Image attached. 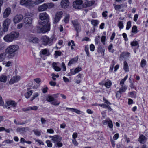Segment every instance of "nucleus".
Masks as SVG:
<instances>
[{"mask_svg":"<svg viewBox=\"0 0 148 148\" xmlns=\"http://www.w3.org/2000/svg\"><path fill=\"white\" fill-rule=\"evenodd\" d=\"M39 17L41 21L39 22L36 27L37 32L44 33L49 31L50 29V24L49 22L48 15L44 12L40 13Z\"/></svg>","mask_w":148,"mask_h":148,"instance_id":"nucleus-1","label":"nucleus"},{"mask_svg":"<svg viewBox=\"0 0 148 148\" xmlns=\"http://www.w3.org/2000/svg\"><path fill=\"white\" fill-rule=\"evenodd\" d=\"M19 36L18 32L12 31L6 35L3 38L4 40L6 42H10L17 39Z\"/></svg>","mask_w":148,"mask_h":148,"instance_id":"nucleus-2","label":"nucleus"},{"mask_svg":"<svg viewBox=\"0 0 148 148\" xmlns=\"http://www.w3.org/2000/svg\"><path fill=\"white\" fill-rule=\"evenodd\" d=\"M19 49V47L17 45H14L9 46L6 49L7 53H14Z\"/></svg>","mask_w":148,"mask_h":148,"instance_id":"nucleus-3","label":"nucleus"},{"mask_svg":"<svg viewBox=\"0 0 148 148\" xmlns=\"http://www.w3.org/2000/svg\"><path fill=\"white\" fill-rule=\"evenodd\" d=\"M20 4L30 8L34 7L33 1L32 0H20Z\"/></svg>","mask_w":148,"mask_h":148,"instance_id":"nucleus-4","label":"nucleus"},{"mask_svg":"<svg viewBox=\"0 0 148 148\" xmlns=\"http://www.w3.org/2000/svg\"><path fill=\"white\" fill-rule=\"evenodd\" d=\"M24 25L26 28L32 29L33 28L32 19L30 17H27L24 20Z\"/></svg>","mask_w":148,"mask_h":148,"instance_id":"nucleus-5","label":"nucleus"},{"mask_svg":"<svg viewBox=\"0 0 148 148\" xmlns=\"http://www.w3.org/2000/svg\"><path fill=\"white\" fill-rule=\"evenodd\" d=\"M54 37L53 36L49 38L46 36H43L42 38L43 44L45 45H47L51 43L53 40L54 39Z\"/></svg>","mask_w":148,"mask_h":148,"instance_id":"nucleus-6","label":"nucleus"},{"mask_svg":"<svg viewBox=\"0 0 148 148\" xmlns=\"http://www.w3.org/2000/svg\"><path fill=\"white\" fill-rule=\"evenodd\" d=\"M6 103L5 107L7 108L8 109L10 108L11 110H13L17 105V103L14 101L12 100L7 101Z\"/></svg>","mask_w":148,"mask_h":148,"instance_id":"nucleus-7","label":"nucleus"},{"mask_svg":"<svg viewBox=\"0 0 148 148\" xmlns=\"http://www.w3.org/2000/svg\"><path fill=\"white\" fill-rule=\"evenodd\" d=\"M82 3L83 1L82 0H76L73 2V6L75 9H80L83 8Z\"/></svg>","mask_w":148,"mask_h":148,"instance_id":"nucleus-8","label":"nucleus"},{"mask_svg":"<svg viewBox=\"0 0 148 148\" xmlns=\"http://www.w3.org/2000/svg\"><path fill=\"white\" fill-rule=\"evenodd\" d=\"M11 21L8 18L6 19L4 21L3 24V30L4 32H5L8 30V27Z\"/></svg>","mask_w":148,"mask_h":148,"instance_id":"nucleus-9","label":"nucleus"},{"mask_svg":"<svg viewBox=\"0 0 148 148\" xmlns=\"http://www.w3.org/2000/svg\"><path fill=\"white\" fill-rule=\"evenodd\" d=\"M63 14L62 11H58L57 12L54 18V23H56L59 21L62 17Z\"/></svg>","mask_w":148,"mask_h":148,"instance_id":"nucleus-10","label":"nucleus"},{"mask_svg":"<svg viewBox=\"0 0 148 148\" xmlns=\"http://www.w3.org/2000/svg\"><path fill=\"white\" fill-rule=\"evenodd\" d=\"M23 18V16L21 15H16L13 19V21L15 23H17L20 22Z\"/></svg>","mask_w":148,"mask_h":148,"instance_id":"nucleus-11","label":"nucleus"},{"mask_svg":"<svg viewBox=\"0 0 148 148\" xmlns=\"http://www.w3.org/2000/svg\"><path fill=\"white\" fill-rule=\"evenodd\" d=\"M50 137L52 138V140L55 143L58 142H60L62 140V138L58 135L54 136H50Z\"/></svg>","mask_w":148,"mask_h":148,"instance_id":"nucleus-12","label":"nucleus"},{"mask_svg":"<svg viewBox=\"0 0 148 148\" xmlns=\"http://www.w3.org/2000/svg\"><path fill=\"white\" fill-rule=\"evenodd\" d=\"M20 79V77L19 76H14L10 80L9 82L10 84H14L15 82H18Z\"/></svg>","mask_w":148,"mask_h":148,"instance_id":"nucleus-13","label":"nucleus"},{"mask_svg":"<svg viewBox=\"0 0 148 148\" xmlns=\"http://www.w3.org/2000/svg\"><path fill=\"white\" fill-rule=\"evenodd\" d=\"M61 5L63 8H66L69 5V0H62Z\"/></svg>","mask_w":148,"mask_h":148,"instance_id":"nucleus-14","label":"nucleus"},{"mask_svg":"<svg viewBox=\"0 0 148 148\" xmlns=\"http://www.w3.org/2000/svg\"><path fill=\"white\" fill-rule=\"evenodd\" d=\"M72 23L74 25L76 30L78 32L80 31V25L78 23V22L75 21H72Z\"/></svg>","mask_w":148,"mask_h":148,"instance_id":"nucleus-15","label":"nucleus"},{"mask_svg":"<svg viewBox=\"0 0 148 148\" xmlns=\"http://www.w3.org/2000/svg\"><path fill=\"white\" fill-rule=\"evenodd\" d=\"M130 53L128 52H123L121 54L120 56L119 60L120 61L123 60V58H125L126 57H129L130 56Z\"/></svg>","mask_w":148,"mask_h":148,"instance_id":"nucleus-16","label":"nucleus"},{"mask_svg":"<svg viewBox=\"0 0 148 148\" xmlns=\"http://www.w3.org/2000/svg\"><path fill=\"white\" fill-rule=\"evenodd\" d=\"M11 10L9 8H7L5 10L3 14V17L4 18L7 17L11 12Z\"/></svg>","mask_w":148,"mask_h":148,"instance_id":"nucleus-17","label":"nucleus"},{"mask_svg":"<svg viewBox=\"0 0 148 148\" xmlns=\"http://www.w3.org/2000/svg\"><path fill=\"white\" fill-rule=\"evenodd\" d=\"M47 8V4L46 3H44L39 6L38 10L39 11H42L46 10Z\"/></svg>","mask_w":148,"mask_h":148,"instance_id":"nucleus-18","label":"nucleus"},{"mask_svg":"<svg viewBox=\"0 0 148 148\" xmlns=\"http://www.w3.org/2000/svg\"><path fill=\"white\" fill-rule=\"evenodd\" d=\"M66 109L69 110H70L73 112H74L79 114H81L82 113V112L79 110L74 108H66Z\"/></svg>","mask_w":148,"mask_h":148,"instance_id":"nucleus-19","label":"nucleus"},{"mask_svg":"<svg viewBox=\"0 0 148 148\" xmlns=\"http://www.w3.org/2000/svg\"><path fill=\"white\" fill-rule=\"evenodd\" d=\"M147 139L143 135H142L140 136L139 138V141L141 143L144 144L146 141Z\"/></svg>","mask_w":148,"mask_h":148,"instance_id":"nucleus-20","label":"nucleus"},{"mask_svg":"<svg viewBox=\"0 0 148 148\" xmlns=\"http://www.w3.org/2000/svg\"><path fill=\"white\" fill-rule=\"evenodd\" d=\"M28 127H18L16 129V131L18 132L23 133V132H26V130H28Z\"/></svg>","mask_w":148,"mask_h":148,"instance_id":"nucleus-21","label":"nucleus"},{"mask_svg":"<svg viewBox=\"0 0 148 148\" xmlns=\"http://www.w3.org/2000/svg\"><path fill=\"white\" fill-rule=\"evenodd\" d=\"M98 105L101 107H103L104 108H107L108 111H110L112 110L110 106L109 105H107L105 104H99Z\"/></svg>","mask_w":148,"mask_h":148,"instance_id":"nucleus-22","label":"nucleus"},{"mask_svg":"<svg viewBox=\"0 0 148 148\" xmlns=\"http://www.w3.org/2000/svg\"><path fill=\"white\" fill-rule=\"evenodd\" d=\"M6 55V53L4 52L0 54V62H3L5 59Z\"/></svg>","mask_w":148,"mask_h":148,"instance_id":"nucleus-23","label":"nucleus"},{"mask_svg":"<svg viewBox=\"0 0 148 148\" xmlns=\"http://www.w3.org/2000/svg\"><path fill=\"white\" fill-rule=\"evenodd\" d=\"M123 69L125 72L129 71V66L128 64L126 61L124 62Z\"/></svg>","mask_w":148,"mask_h":148,"instance_id":"nucleus-24","label":"nucleus"},{"mask_svg":"<svg viewBox=\"0 0 148 148\" xmlns=\"http://www.w3.org/2000/svg\"><path fill=\"white\" fill-rule=\"evenodd\" d=\"M52 66L55 71H59L61 70V68L56 66V64L54 62L52 64Z\"/></svg>","mask_w":148,"mask_h":148,"instance_id":"nucleus-25","label":"nucleus"},{"mask_svg":"<svg viewBox=\"0 0 148 148\" xmlns=\"http://www.w3.org/2000/svg\"><path fill=\"white\" fill-rule=\"evenodd\" d=\"M33 93V91L32 90L28 91L27 93L25 94V96L26 98H29L32 95Z\"/></svg>","mask_w":148,"mask_h":148,"instance_id":"nucleus-26","label":"nucleus"},{"mask_svg":"<svg viewBox=\"0 0 148 148\" xmlns=\"http://www.w3.org/2000/svg\"><path fill=\"white\" fill-rule=\"evenodd\" d=\"M46 100L51 103V102H52L54 100V98L53 97L51 96L48 95L46 98Z\"/></svg>","mask_w":148,"mask_h":148,"instance_id":"nucleus-27","label":"nucleus"},{"mask_svg":"<svg viewBox=\"0 0 148 148\" xmlns=\"http://www.w3.org/2000/svg\"><path fill=\"white\" fill-rule=\"evenodd\" d=\"M78 60V58H75L72 59L71 60L68 64L69 66H70L71 64L75 63Z\"/></svg>","mask_w":148,"mask_h":148,"instance_id":"nucleus-28","label":"nucleus"},{"mask_svg":"<svg viewBox=\"0 0 148 148\" xmlns=\"http://www.w3.org/2000/svg\"><path fill=\"white\" fill-rule=\"evenodd\" d=\"M7 77L5 75L1 76L0 77V81L1 82H5L7 80Z\"/></svg>","mask_w":148,"mask_h":148,"instance_id":"nucleus-29","label":"nucleus"},{"mask_svg":"<svg viewBox=\"0 0 148 148\" xmlns=\"http://www.w3.org/2000/svg\"><path fill=\"white\" fill-rule=\"evenodd\" d=\"M38 109V107L37 106L30 107L27 109L26 111H29L31 110H33L36 111Z\"/></svg>","mask_w":148,"mask_h":148,"instance_id":"nucleus-30","label":"nucleus"},{"mask_svg":"<svg viewBox=\"0 0 148 148\" xmlns=\"http://www.w3.org/2000/svg\"><path fill=\"white\" fill-rule=\"evenodd\" d=\"M95 1L94 0L87 1L86 3V6L88 7H90L94 4L95 3Z\"/></svg>","mask_w":148,"mask_h":148,"instance_id":"nucleus-31","label":"nucleus"},{"mask_svg":"<svg viewBox=\"0 0 148 148\" xmlns=\"http://www.w3.org/2000/svg\"><path fill=\"white\" fill-rule=\"evenodd\" d=\"M44 1V0H35V1L34 2L33 1L34 3V4L38 5L41 3L43 2Z\"/></svg>","mask_w":148,"mask_h":148,"instance_id":"nucleus-32","label":"nucleus"},{"mask_svg":"<svg viewBox=\"0 0 148 148\" xmlns=\"http://www.w3.org/2000/svg\"><path fill=\"white\" fill-rule=\"evenodd\" d=\"M146 65V61L145 59L142 60L140 63L141 66L142 67H144Z\"/></svg>","mask_w":148,"mask_h":148,"instance_id":"nucleus-33","label":"nucleus"},{"mask_svg":"<svg viewBox=\"0 0 148 148\" xmlns=\"http://www.w3.org/2000/svg\"><path fill=\"white\" fill-rule=\"evenodd\" d=\"M114 7L115 9L116 10L121 9L122 7H123V4H121L120 5H115V4H114Z\"/></svg>","mask_w":148,"mask_h":148,"instance_id":"nucleus-34","label":"nucleus"},{"mask_svg":"<svg viewBox=\"0 0 148 148\" xmlns=\"http://www.w3.org/2000/svg\"><path fill=\"white\" fill-rule=\"evenodd\" d=\"M85 51L86 53L87 56L88 57H89L90 55L89 52L88 45H87L85 46Z\"/></svg>","mask_w":148,"mask_h":148,"instance_id":"nucleus-35","label":"nucleus"},{"mask_svg":"<svg viewBox=\"0 0 148 148\" xmlns=\"http://www.w3.org/2000/svg\"><path fill=\"white\" fill-rule=\"evenodd\" d=\"M127 88L125 86H121L119 90V92H121V93L125 92Z\"/></svg>","mask_w":148,"mask_h":148,"instance_id":"nucleus-36","label":"nucleus"},{"mask_svg":"<svg viewBox=\"0 0 148 148\" xmlns=\"http://www.w3.org/2000/svg\"><path fill=\"white\" fill-rule=\"evenodd\" d=\"M38 41V39L37 38H32L31 40H29V42H31V41L34 43H37Z\"/></svg>","mask_w":148,"mask_h":148,"instance_id":"nucleus-37","label":"nucleus"},{"mask_svg":"<svg viewBox=\"0 0 148 148\" xmlns=\"http://www.w3.org/2000/svg\"><path fill=\"white\" fill-rule=\"evenodd\" d=\"M70 72L68 73V75L69 76L75 75L76 73L74 70L73 69H71L70 70Z\"/></svg>","mask_w":148,"mask_h":148,"instance_id":"nucleus-38","label":"nucleus"},{"mask_svg":"<svg viewBox=\"0 0 148 148\" xmlns=\"http://www.w3.org/2000/svg\"><path fill=\"white\" fill-rule=\"evenodd\" d=\"M69 15H67L64 19V21L65 23H67L69 21Z\"/></svg>","mask_w":148,"mask_h":148,"instance_id":"nucleus-39","label":"nucleus"},{"mask_svg":"<svg viewBox=\"0 0 148 148\" xmlns=\"http://www.w3.org/2000/svg\"><path fill=\"white\" fill-rule=\"evenodd\" d=\"M111 85V82L110 81L107 82L105 83V85L107 88L110 87Z\"/></svg>","mask_w":148,"mask_h":148,"instance_id":"nucleus-40","label":"nucleus"},{"mask_svg":"<svg viewBox=\"0 0 148 148\" xmlns=\"http://www.w3.org/2000/svg\"><path fill=\"white\" fill-rule=\"evenodd\" d=\"M8 55L7 56V58L8 59L13 58L15 56V54L14 53H7Z\"/></svg>","mask_w":148,"mask_h":148,"instance_id":"nucleus-41","label":"nucleus"},{"mask_svg":"<svg viewBox=\"0 0 148 148\" xmlns=\"http://www.w3.org/2000/svg\"><path fill=\"white\" fill-rule=\"evenodd\" d=\"M71 43H72V45H71V48L72 49H73V46H75V44H74V41L73 40H71V42H69L68 43V45L69 46H70L71 45Z\"/></svg>","mask_w":148,"mask_h":148,"instance_id":"nucleus-42","label":"nucleus"},{"mask_svg":"<svg viewBox=\"0 0 148 148\" xmlns=\"http://www.w3.org/2000/svg\"><path fill=\"white\" fill-rule=\"evenodd\" d=\"M91 23L94 26H96L98 24V21L97 20H93L91 21Z\"/></svg>","mask_w":148,"mask_h":148,"instance_id":"nucleus-43","label":"nucleus"},{"mask_svg":"<svg viewBox=\"0 0 148 148\" xmlns=\"http://www.w3.org/2000/svg\"><path fill=\"white\" fill-rule=\"evenodd\" d=\"M108 124L109 127L111 129H112L113 127V124L112 121L110 120L108 121Z\"/></svg>","mask_w":148,"mask_h":148,"instance_id":"nucleus-44","label":"nucleus"},{"mask_svg":"<svg viewBox=\"0 0 148 148\" xmlns=\"http://www.w3.org/2000/svg\"><path fill=\"white\" fill-rule=\"evenodd\" d=\"M60 102L57 100H54L52 102H51V104L54 106L58 105L60 104Z\"/></svg>","mask_w":148,"mask_h":148,"instance_id":"nucleus-45","label":"nucleus"},{"mask_svg":"<svg viewBox=\"0 0 148 148\" xmlns=\"http://www.w3.org/2000/svg\"><path fill=\"white\" fill-rule=\"evenodd\" d=\"M137 28L135 26H134L132 28V33H137Z\"/></svg>","mask_w":148,"mask_h":148,"instance_id":"nucleus-46","label":"nucleus"},{"mask_svg":"<svg viewBox=\"0 0 148 148\" xmlns=\"http://www.w3.org/2000/svg\"><path fill=\"white\" fill-rule=\"evenodd\" d=\"M82 70V68L79 66H78L77 68H76L74 70L75 73H77L80 71H81Z\"/></svg>","mask_w":148,"mask_h":148,"instance_id":"nucleus-47","label":"nucleus"},{"mask_svg":"<svg viewBox=\"0 0 148 148\" xmlns=\"http://www.w3.org/2000/svg\"><path fill=\"white\" fill-rule=\"evenodd\" d=\"M118 26L120 29H122L123 27L122 21H119L118 24Z\"/></svg>","mask_w":148,"mask_h":148,"instance_id":"nucleus-48","label":"nucleus"},{"mask_svg":"<svg viewBox=\"0 0 148 148\" xmlns=\"http://www.w3.org/2000/svg\"><path fill=\"white\" fill-rule=\"evenodd\" d=\"M46 143L47 144V146L48 147H51L52 146V143L50 140H47L46 141Z\"/></svg>","mask_w":148,"mask_h":148,"instance_id":"nucleus-49","label":"nucleus"},{"mask_svg":"<svg viewBox=\"0 0 148 148\" xmlns=\"http://www.w3.org/2000/svg\"><path fill=\"white\" fill-rule=\"evenodd\" d=\"M47 6V8H51L53 7L54 4L53 3H46Z\"/></svg>","mask_w":148,"mask_h":148,"instance_id":"nucleus-50","label":"nucleus"},{"mask_svg":"<svg viewBox=\"0 0 148 148\" xmlns=\"http://www.w3.org/2000/svg\"><path fill=\"white\" fill-rule=\"evenodd\" d=\"M131 45L132 46H136L138 45V43L137 41H133L131 42Z\"/></svg>","mask_w":148,"mask_h":148,"instance_id":"nucleus-51","label":"nucleus"},{"mask_svg":"<svg viewBox=\"0 0 148 148\" xmlns=\"http://www.w3.org/2000/svg\"><path fill=\"white\" fill-rule=\"evenodd\" d=\"M39 94L38 93H35L33 95V96L32 97L31 99V101H32L34 99H35L36 97H37L38 95Z\"/></svg>","mask_w":148,"mask_h":148,"instance_id":"nucleus-52","label":"nucleus"},{"mask_svg":"<svg viewBox=\"0 0 148 148\" xmlns=\"http://www.w3.org/2000/svg\"><path fill=\"white\" fill-rule=\"evenodd\" d=\"M131 26V22L130 21H129L127 23L126 29L128 30L130 28Z\"/></svg>","mask_w":148,"mask_h":148,"instance_id":"nucleus-53","label":"nucleus"},{"mask_svg":"<svg viewBox=\"0 0 148 148\" xmlns=\"http://www.w3.org/2000/svg\"><path fill=\"white\" fill-rule=\"evenodd\" d=\"M100 37L99 36H98L96 37L95 39V42L96 44H98L99 41Z\"/></svg>","mask_w":148,"mask_h":148,"instance_id":"nucleus-54","label":"nucleus"},{"mask_svg":"<svg viewBox=\"0 0 148 148\" xmlns=\"http://www.w3.org/2000/svg\"><path fill=\"white\" fill-rule=\"evenodd\" d=\"M40 120L41 122V124L42 125L45 124L47 122L46 120L45 119V118L43 117L41 118Z\"/></svg>","mask_w":148,"mask_h":148,"instance_id":"nucleus-55","label":"nucleus"},{"mask_svg":"<svg viewBox=\"0 0 148 148\" xmlns=\"http://www.w3.org/2000/svg\"><path fill=\"white\" fill-rule=\"evenodd\" d=\"M33 132L35 135L38 136L40 135V132L38 130H34Z\"/></svg>","mask_w":148,"mask_h":148,"instance_id":"nucleus-56","label":"nucleus"},{"mask_svg":"<svg viewBox=\"0 0 148 148\" xmlns=\"http://www.w3.org/2000/svg\"><path fill=\"white\" fill-rule=\"evenodd\" d=\"M42 54L43 55H49V53L48 52L47 50L46 49H43L42 51Z\"/></svg>","mask_w":148,"mask_h":148,"instance_id":"nucleus-57","label":"nucleus"},{"mask_svg":"<svg viewBox=\"0 0 148 148\" xmlns=\"http://www.w3.org/2000/svg\"><path fill=\"white\" fill-rule=\"evenodd\" d=\"M90 49L91 51H93L94 50L95 46L93 44H91L90 45Z\"/></svg>","mask_w":148,"mask_h":148,"instance_id":"nucleus-58","label":"nucleus"},{"mask_svg":"<svg viewBox=\"0 0 148 148\" xmlns=\"http://www.w3.org/2000/svg\"><path fill=\"white\" fill-rule=\"evenodd\" d=\"M7 144H11L13 143V140H11L9 139L5 140L4 141Z\"/></svg>","mask_w":148,"mask_h":148,"instance_id":"nucleus-59","label":"nucleus"},{"mask_svg":"<svg viewBox=\"0 0 148 148\" xmlns=\"http://www.w3.org/2000/svg\"><path fill=\"white\" fill-rule=\"evenodd\" d=\"M56 145L57 146L59 147H61L62 146L63 144H62L60 143V142H58L55 144V145Z\"/></svg>","mask_w":148,"mask_h":148,"instance_id":"nucleus-60","label":"nucleus"},{"mask_svg":"<svg viewBox=\"0 0 148 148\" xmlns=\"http://www.w3.org/2000/svg\"><path fill=\"white\" fill-rule=\"evenodd\" d=\"M24 25V23H21L18 24L17 26V28L18 29H21Z\"/></svg>","mask_w":148,"mask_h":148,"instance_id":"nucleus-61","label":"nucleus"},{"mask_svg":"<svg viewBox=\"0 0 148 148\" xmlns=\"http://www.w3.org/2000/svg\"><path fill=\"white\" fill-rule=\"evenodd\" d=\"M61 65L63 69V71H65L66 70V68L64 63V62H62Z\"/></svg>","mask_w":148,"mask_h":148,"instance_id":"nucleus-62","label":"nucleus"},{"mask_svg":"<svg viewBox=\"0 0 148 148\" xmlns=\"http://www.w3.org/2000/svg\"><path fill=\"white\" fill-rule=\"evenodd\" d=\"M63 79L65 83L68 82H70L69 80L65 77H63Z\"/></svg>","mask_w":148,"mask_h":148,"instance_id":"nucleus-63","label":"nucleus"},{"mask_svg":"<svg viewBox=\"0 0 148 148\" xmlns=\"http://www.w3.org/2000/svg\"><path fill=\"white\" fill-rule=\"evenodd\" d=\"M119 135L118 133L116 134L113 136V138L115 140H117L119 137Z\"/></svg>","mask_w":148,"mask_h":148,"instance_id":"nucleus-64","label":"nucleus"}]
</instances>
